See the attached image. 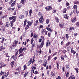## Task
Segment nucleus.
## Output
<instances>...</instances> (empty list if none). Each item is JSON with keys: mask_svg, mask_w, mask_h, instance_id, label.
I'll return each mask as SVG.
<instances>
[{"mask_svg": "<svg viewBox=\"0 0 79 79\" xmlns=\"http://www.w3.org/2000/svg\"><path fill=\"white\" fill-rule=\"evenodd\" d=\"M20 69H21V67H19L17 68L16 70H17V71H19Z\"/></svg>", "mask_w": 79, "mask_h": 79, "instance_id": "48", "label": "nucleus"}, {"mask_svg": "<svg viewBox=\"0 0 79 79\" xmlns=\"http://www.w3.org/2000/svg\"><path fill=\"white\" fill-rule=\"evenodd\" d=\"M41 32L43 34H45L46 35H47V31H46L45 29H43L41 31Z\"/></svg>", "mask_w": 79, "mask_h": 79, "instance_id": "2", "label": "nucleus"}, {"mask_svg": "<svg viewBox=\"0 0 79 79\" xmlns=\"http://www.w3.org/2000/svg\"><path fill=\"white\" fill-rule=\"evenodd\" d=\"M71 52L72 53H73V55H75V54H76V52L73 50V48H72Z\"/></svg>", "mask_w": 79, "mask_h": 79, "instance_id": "19", "label": "nucleus"}, {"mask_svg": "<svg viewBox=\"0 0 79 79\" xmlns=\"http://www.w3.org/2000/svg\"><path fill=\"white\" fill-rule=\"evenodd\" d=\"M23 45H26V42H23Z\"/></svg>", "mask_w": 79, "mask_h": 79, "instance_id": "62", "label": "nucleus"}, {"mask_svg": "<svg viewBox=\"0 0 79 79\" xmlns=\"http://www.w3.org/2000/svg\"><path fill=\"white\" fill-rule=\"evenodd\" d=\"M15 75H16V76L18 75V72H16L15 73Z\"/></svg>", "mask_w": 79, "mask_h": 79, "instance_id": "50", "label": "nucleus"}, {"mask_svg": "<svg viewBox=\"0 0 79 79\" xmlns=\"http://www.w3.org/2000/svg\"><path fill=\"white\" fill-rule=\"evenodd\" d=\"M44 41H42L40 45V48H42L43 46H44Z\"/></svg>", "mask_w": 79, "mask_h": 79, "instance_id": "6", "label": "nucleus"}, {"mask_svg": "<svg viewBox=\"0 0 79 79\" xmlns=\"http://www.w3.org/2000/svg\"><path fill=\"white\" fill-rule=\"evenodd\" d=\"M47 60L46 59H45L44 60V62L43 64H47Z\"/></svg>", "mask_w": 79, "mask_h": 79, "instance_id": "36", "label": "nucleus"}, {"mask_svg": "<svg viewBox=\"0 0 79 79\" xmlns=\"http://www.w3.org/2000/svg\"><path fill=\"white\" fill-rule=\"evenodd\" d=\"M19 52V50L17 51V52H16V53H15V56H17V55H18V54Z\"/></svg>", "mask_w": 79, "mask_h": 79, "instance_id": "34", "label": "nucleus"}, {"mask_svg": "<svg viewBox=\"0 0 79 79\" xmlns=\"http://www.w3.org/2000/svg\"><path fill=\"white\" fill-rule=\"evenodd\" d=\"M46 29L49 31H50V32L52 31V30H51V29H50V28H48V27H47Z\"/></svg>", "mask_w": 79, "mask_h": 79, "instance_id": "32", "label": "nucleus"}, {"mask_svg": "<svg viewBox=\"0 0 79 79\" xmlns=\"http://www.w3.org/2000/svg\"><path fill=\"white\" fill-rule=\"evenodd\" d=\"M32 22H30L29 21H28L27 22L28 24L29 25V26H31V25H32Z\"/></svg>", "mask_w": 79, "mask_h": 79, "instance_id": "11", "label": "nucleus"}, {"mask_svg": "<svg viewBox=\"0 0 79 79\" xmlns=\"http://www.w3.org/2000/svg\"><path fill=\"white\" fill-rule=\"evenodd\" d=\"M38 71H35V74H37L38 73Z\"/></svg>", "mask_w": 79, "mask_h": 79, "instance_id": "63", "label": "nucleus"}, {"mask_svg": "<svg viewBox=\"0 0 79 79\" xmlns=\"http://www.w3.org/2000/svg\"><path fill=\"white\" fill-rule=\"evenodd\" d=\"M17 59V57L16 56H15L14 57V60L15 61H16Z\"/></svg>", "mask_w": 79, "mask_h": 79, "instance_id": "28", "label": "nucleus"}, {"mask_svg": "<svg viewBox=\"0 0 79 79\" xmlns=\"http://www.w3.org/2000/svg\"><path fill=\"white\" fill-rule=\"evenodd\" d=\"M33 38L34 39H35V40H36L37 38V35L34 34V36L33 37Z\"/></svg>", "mask_w": 79, "mask_h": 79, "instance_id": "8", "label": "nucleus"}, {"mask_svg": "<svg viewBox=\"0 0 79 79\" xmlns=\"http://www.w3.org/2000/svg\"><path fill=\"white\" fill-rule=\"evenodd\" d=\"M28 73L27 72H26L25 73V74H24V77H26V76L27 75Z\"/></svg>", "mask_w": 79, "mask_h": 79, "instance_id": "38", "label": "nucleus"}, {"mask_svg": "<svg viewBox=\"0 0 79 79\" xmlns=\"http://www.w3.org/2000/svg\"><path fill=\"white\" fill-rule=\"evenodd\" d=\"M18 44V41H15V45H16Z\"/></svg>", "mask_w": 79, "mask_h": 79, "instance_id": "61", "label": "nucleus"}, {"mask_svg": "<svg viewBox=\"0 0 79 79\" xmlns=\"http://www.w3.org/2000/svg\"><path fill=\"white\" fill-rule=\"evenodd\" d=\"M45 9H46L47 10L49 11V10H52V7L51 6H48L47 7H46Z\"/></svg>", "mask_w": 79, "mask_h": 79, "instance_id": "5", "label": "nucleus"}, {"mask_svg": "<svg viewBox=\"0 0 79 79\" xmlns=\"http://www.w3.org/2000/svg\"><path fill=\"white\" fill-rule=\"evenodd\" d=\"M29 13L30 16L32 14V9H31L29 11Z\"/></svg>", "mask_w": 79, "mask_h": 79, "instance_id": "39", "label": "nucleus"}, {"mask_svg": "<svg viewBox=\"0 0 79 79\" xmlns=\"http://www.w3.org/2000/svg\"><path fill=\"white\" fill-rule=\"evenodd\" d=\"M70 78L71 79H75V77L73 75H72L70 76Z\"/></svg>", "mask_w": 79, "mask_h": 79, "instance_id": "20", "label": "nucleus"}, {"mask_svg": "<svg viewBox=\"0 0 79 79\" xmlns=\"http://www.w3.org/2000/svg\"><path fill=\"white\" fill-rule=\"evenodd\" d=\"M76 21V18H75L73 19V20H72V22L73 23H74V22H75V21Z\"/></svg>", "mask_w": 79, "mask_h": 79, "instance_id": "23", "label": "nucleus"}, {"mask_svg": "<svg viewBox=\"0 0 79 79\" xmlns=\"http://www.w3.org/2000/svg\"><path fill=\"white\" fill-rule=\"evenodd\" d=\"M3 48L4 50L5 49V48H3V46H2L0 47V51H2L3 50Z\"/></svg>", "mask_w": 79, "mask_h": 79, "instance_id": "21", "label": "nucleus"}, {"mask_svg": "<svg viewBox=\"0 0 79 79\" xmlns=\"http://www.w3.org/2000/svg\"><path fill=\"white\" fill-rule=\"evenodd\" d=\"M7 17V15H5L4 16H3V17H2V19H4V18H6Z\"/></svg>", "mask_w": 79, "mask_h": 79, "instance_id": "49", "label": "nucleus"}, {"mask_svg": "<svg viewBox=\"0 0 79 79\" xmlns=\"http://www.w3.org/2000/svg\"><path fill=\"white\" fill-rule=\"evenodd\" d=\"M3 23H2V22H0V26H2V25H3Z\"/></svg>", "mask_w": 79, "mask_h": 79, "instance_id": "58", "label": "nucleus"}, {"mask_svg": "<svg viewBox=\"0 0 79 79\" xmlns=\"http://www.w3.org/2000/svg\"><path fill=\"white\" fill-rule=\"evenodd\" d=\"M27 22V20L26 19L24 21V23L23 25L24 26H26V24Z\"/></svg>", "mask_w": 79, "mask_h": 79, "instance_id": "25", "label": "nucleus"}, {"mask_svg": "<svg viewBox=\"0 0 79 79\" xmlns=\"http://www.w3.org/2000/svg\"><path fill=\"white\" fill-rule=\"evenodd\" d=\"M69 76V72H67V73L66 75V77H68V76Z\"/></svg>", "mask_w": 79, "mask_h": 79, "instance_id": "51", "label": "nucleus"}, {"mask_svg": "<svg viewBox=\"0 0 79 79\" xmlns=\"http://www.w3.org/2000/svg\"><path fill=\"white\" fill-rule=\"evenodd\" d=\"M64 18H65V19H68V18H69V17L68 16V15H64Z\"/></svg>", "mask_w": 79, "mask_h": 79, "instance_id": "13", "label": "nucleus"}, {"mask_svg": "<svg viewBox=\"0 0 79 79\" xmlns=\"http://www.w3.org/2000/svg\"><path fill=\"white\" fill-rule=\"evenodd\" d=\"M16 17V16H13L12 17H10L9 18V19H10V20H12L13 19V18L14 19Z\"/></svg>", "mask_w": 79, "mask_h": 79, "instance_id": "18", "label": "nucleus"}, {"mask_svg": "<svg viewBox=\"0 0 79 79\" xmlns=\"http://www.w3.org/2000/svg\"><path fill=\"white\" fill-rule=\"evenodd\" d=\"M49 19H47L46 20V23L47 24H48L49 23Z\"/></svg>", "mask_w": 79, "mask_h": 79, "instance_id": "29", "label": "nucleus"}, {"mask_svg": "<svg viewBox=\"0 0 79 79\" xmlns=\"http://www.w3.org/2000/svg\"><path fill=\"white\" fill-rule=\"evenodd\" d=\"M26 0H21V3L23 4H23H24L25 3H26Z\"/></svg>", "mask_w": 79, "mask_h": 79, "instance_id": "12", "label": "nucleus"}, {"mask_svg": "<svg viewBox=\"0 0 79 79\" xmlns=\"http://www.w3.org/2000/svg\"><path fill=\"white\" fill-rule=\"evenodd\" d=\"M74 27H70V28H68V30H69V31H73V30H74Z\"/></svg>", "mask_w": 79, "mask_h": 79, "instance_id": "7", "label": "nucleus"}, {"mask_svg": "<svg viewBox=\"0 0 79 79\" xmlns=\"http://www.w3.org/2000/svg\"><path fill=\"white\" fill-rule=\"evenodd\" d=\"M22 49L23 50V51H25V50H26V48H23Z\"/></svg>", "mask_w": 79, "mask_h": 79, "instance_id": "60", "label": "nucleus"}, {"mask_svg": "<svg viewBox=\"0 0 79 79\" xmlns=\"http://www.w3.org/2000/svg\"><path fill=\"white\" fill-rule=\"evenodd\" d=\"M40 28H42V29H43L44 28L43 27V26L40 25Z\"/></svg>", "mask_w": 79, "mask_h": 79, "instance_id": "64", "label": "nucleus"}, {"mask_svg": "<svg viewBox=\"0 0 79 79\" xmlns=\"http://www.w3.org/2000/svg\"><path fill=\"white\" fill-rule=\"evenodd\" d=\"M23 68L24 69V70L25 69H27V67L26 66V65H24V66H23Z\"/></svg>", "mask_w": 79, "mask_h": 79, "instance_id": "44", "label": "nucleus"}, {"mask_svg": "<svg viewBox=\"0 0 79 79\" xmlns=\"http://www.w3.org/2000/svg\"><path fill=\"white\" fill-rule=\"evenodd\" d=\"M2 29L3 31H4L5 30V27H2Z\"/></svg>", "mask_w": 79, "mask_h": 79, "instance_id": "47", "label": "nucleus"}, {"mask_svg": "<svg viewBox=\"0 0 79 79\" xmlns=\"http://www.w3.org/2000/svg\"><path fill=\"white\" fill-rule=\"evenodd\" d=\"M50 58H51V56H48V60H50Z\"/></svg>", "mask_w": 79, "mask_h": 79, "instance_id": "54", "label": "nucleus"}, {"mask_svg": "<svg viewBox=\"0 0 79 79\" xmlns=\"http://www.w3.org/2000/svg\"><path fill=\"white\" fill-rule=\"evenodd\" d=\"M14 63H15V62H14V61H13L12 62H11L10 63V64L11 65V67H13V64H14Z\"/></svg>", "mask_w": 79, "mask_h": 79, "instance_id": "37", "label": "nucleus"}, {"mask_svg": "<svg viewBox=\"0 0 79 79\" xmlns=\"http://www.w3.org/2000/svg\"><path fill=\"white\" fill-rule=\"evenodd\" d=\"M35 47V44L34 43H33L32 44V46H31V47L33 48V47Z\"/></svg>", "mask_w": 79, "mask_h": 79, "instance_id": "45", "label": "nucleus"}, {"mask_svg": "<svg viewBox=\"0 0 79 79\" xmlns=\"http://www.w3.org/2000/svg\"><path fill=\"white\" fill-rule=\"evenodd\" d=\"M66 52V50H64L62 51V52L63 53H65Z\"/></svg>", "mask_w": 79, "mask_h": 79, "instance_id": "55", "label": "nucleus"}, {"mask_svg": "<svg viewBox=\"0 0 79 79\" xmlns=\"http://www.w3.org/2000/svg\"><path fill=\"white\" fill-rule=\"evenodd\" d=\"M23 56V54H21L19 55V57H20V56Z\"/></svg>", "mask_w": 79, "mask_h": 79, "instance_id": "57", "label": "nucleus"}, {"mask_svg": "<svg viewBox=\"0 0 79 79\" xmlns=\"http://www.w3.org/2000/svg\"><path fill=\"white\" fill-rule=\"evenodd\" d=\"M19 19H23V18H24V15H20L19 16Z\"/></svg>", "mask_w": 79, "mask_h": 79, "instance_id": "10", "label": "nucleus"}, {"mask_svg": "<svg viewBox=\"0 0 79 79\" xmlns=\"http://www.w3.org/2000/svg\"><path fill=\"white\" fill-rule=\"evenodd\" d=\"M38 23H39V20H37L35 21V23L34 26H36L38 24Z\"/></svg>", "mask_w": 79, "mask_h": 79, "instance_id": "14", "label": "nucleus"}, {"mask_svg": "<svg viewBox=\"0 0 79 79\" xmlns=\"http://www.w3.org/2000/svg\"><path fill=\"white\" fill-rule=\"evenodd\" d=\"M23 48H21L20 49H19V53L20 54L21 53H23Z\"/></svg>", "mask_w": 79, "mask_h": 79, "instance_id": "9", "label": "nucleus"}, {"mask_svg": "<svg viewBox=\"0 0 79 79\" xmlns=\"http://www.w3.org/2000/svg\"><path fill=\"white\" fill-rule=\"evenodd\" d=\"M76 25L77 26H79V22L76 23Z\"/></svg>", "mask_w": 79, "mask_h": 79, "instance_id": "59", "label": "nucleus"}, {"mask_svg": "<svg viewBox=\"0 0 79 79\" xmlns=\"http://www.w3.org/2000/svg\"><path fill=\"white\" fill-rule=\"evenodd\" d=\"M3 66V64H1V63L0 62V68H2Z\"/></svg>", "mask_w": 79, "mask_h": 79, "instance_id": "30", "label": "nucleus"}, {"mask_svg": "<svg viewBox=\"0 0 79 79\" xmlns=\"http://www.w3.org/2000/svg\"><path fill=\"white\" fill-rule=\"evenodd\" d=\"M61 77L60 76H58L56 78V79H61Z\"/></svg>", "mask_w": 79, "mask_h": 79, "instance_id": "53", "label": "nucleus"}, {"mask_svg": "<svg viewBox=\"0 0 79 79\" xmlns=\"http://www.w3.org/2000/svg\"><path fill=\"white\" fill-rule=\"evenodd\" d=\"M66 37L67 40H68V38H69V36H68V34H66Z\"/></svg>", "mask_w": 79, "mask_h": 79, "instance_id": "42", "label": "nucleus"}, {"mask_svg": "<svg viewBox=\"0 0 79 79\" xmlns=\"http://www.w3.org/2000/svg\"><path fill=\"white\" fill-rule=\"evenodd\" d=\"M32 58H31L30 61L28 62L27 66H29V65L32 63Z\"/></svg>", "mask_w": 79, "mask_h": 79, "instance_id": "3", "label": "nucleus"}, {"mask_svg": "<svg viewBox=\"0 0 79 79\" xmlns=\"http://www.w3.org/2000/svg\"><path fill=\"white\" fill-rule=\"evenodd\" d=\"M70 48H70V47H68L67 51V52H69V51H70Z\"/></svg>", "mask_w": 79, "mask_h": 79, "instance_id": "24", "label": "nucleus"}, {"mask_svg": "<svg viewBox=\"0 0 79 79\" xmlns=\"http://www.w3.org/2000/svg\"><path fill=\"white\" fill-rule=\"evenodd\" d=\"M55 74L53 73V72H52L51 74V76H55Z\"/></svg>", "mask_w": 79, "mask_h": 79, "instance_id": "26", "label": "nucleus"}, {"mask_svg": "<svg viewBox=\"0 0 79 79\" xmlns=\"http://www.w3.org/2000/svg\"><path fill=\"white\" fill-rule=\"evenodd\" d=\"M6 26L7 27H9V26H10V23H9V22H8L6 23Z\"/></svg>", "mask_w": 79, "mask_h": 79, "instance_id": "17", "label": "nucleus"}, {"mask_svg": "<svg viewBox=\"0 0 79 79\" xmlns=\"http://www.w3.org/2000/svg\"><path fill=\"white\" fill-rule=\"evenodd\" d=\"M46 47H48V46L50 45V42L49 40L46 41Z\"/></svg>", "mask_w": 79, "mask_h": 79, "instance_id": "4", "label": "nucleus"}, {"mask_svg": "<svg viewBox=\"0 0 79 79\" xmlns=\"http://www.w3.org/2000/svg\"><path fill=\"white\" fill-rule=\"evenodd\" d=\"M33 42H34V39H33V38H32L31 39V44H32V43H33Z\"/></svg>", "mask_w": 79, "mask_h": 79, "instance_id": "43", "label": "nucleus"}, {"mask_svg": "<svg viewBox=\"0 0 79 79\" xmlns=\"http://www.w3.org/2000/svg\"><path fill=\"white\" fill-rule=\"evenodd\" d=\"M15 10V8H10V11H13V10Z\"/></svg>", "mask_w": 79, "mask_h": 79, "instance_id": "41", "label": "nucleus"}, {"mask_svg": "<svg viewBox=\"0 0 79 79\" xmlns=\"http://www.w3.org/2000/svg\"><path fill=\"white\" fill-rule=\"evenodd\" d=\"M59 26H60V27H63V26H64V24H60L59 25Z\"/></svg>", "mask_w": 79, "mask_h": 79, "instance_id": "31", "label": "nucleus"}, {"mask_svg": "<svg viewBox=\"0 0 79 79\" xmlns=\"http://www.w3.org/2000/svg\"><path fill=\"white\" fill-rule=\"evenodd\" d=\"M16 3V1H14L13 3L11 4V7H13L15 5V3Z\"/></svg>", "mask_w": 79, "mask_h": 79, "instance_id": "16", "label": "nucleus"}, {"mask_svg": "<svg viewBox=\"0 0 79 79\" xmlns=\"http://www.w3.org/2000/svg\"><path fill=\"white\" fill-rule=\"evenodd\" d=\"M39 22L42 24L44 23V19H43V16H41L39 19Z\"/></svg>", "mask_w": 79, "mask_h": 79, "instance_id": "1", "label": "nucleus"}, {"mask_svg": "<svg viewBox=\"0 0 79 79\" xmlns=\"http://www.w3.org/2000/svg\"><path fill=\"white\" fill-rule=\"evenodd\" d=\"M69 44H70V42H69L68 43H67L66 46L67 47V46L69 45Z\"/></svg>", "mask_w": 79, "mask_h": 79, "instance_id": "52", "label": "nucleus"}, {"mask_svg": "<svg viewBox=\"0 0 79 79\" xmlns=\"http://www.w3.org/2000/svg\"><path fill=\"white\" fill-rule=\"evenodd\" d=\"M41 39L42 40H43V41H44V40H45V39L44 38V37L43 36H42L41 37Z\"/></svg>", "mask_w": 79, "mask_h": 79, "instance_id": "27", "label": "nucleus"}, {"mask_svg": "<svg viewBox=\"0 0 79 79\" xmlns=\"http://www.w3.org/2000/svg\"><path fill=\"white\" fill-rule=\"evenodd\" d=\"M66 8H65L64 9H63V12L64 13H65L66 12Z\"/></svg>", "mask_w": 79, "mask_h": 79, "instance_id": "22", "label": "nucleus"}, {"mask_svg": "<svg viewBox=\"0 0 79 79\" xmlns=\"http://www.w3.org/2000/svg\"><path fill=\"white\" fill-rule=\"evenodd\" d=\"M75 70L77 72V73H78V70H79V69L78 68H76Z\"/></svg>", "mask_w": 79, "mask_h": 79, "instance_id": "40", "label": "nucleus"}, {"mask_svg": "<svg viewBox=\"0 0 79 79\" xmlns=\"http://www.w3.org/2000/svg\"><path fill=\"white\" fill-rule=\"evenodd\" d=\"M79 2H78V1H76L75 2V4H76L77 5H78V4H79Z\"/></svg>", "mask_w": 79, "mask_h": 79, "instance_id": "46", "label": "nucleus"}, {"mask_svg": "<svg viewBox=\"0 0 79 79\" xmlns=\"http://www.w3.org/2000/svg\"><path fill=\"white\" fill-rule=\"evenodd\" d=\"M16 16H15V17L14 18L12 22H13V23H15V21H16Z\"/></svg>", "mask_w": 79, "mask_h": 79, "instance_id": "33", "label": "nucleus"}, {"mask_svg": "<svg viewBox=\"0 0 79 79\" xmlns=\"http://www.w3.org/2000/svg\"><path fill=\"white\" fill-rule=\"evenodd\" d=\"M15 11V12L14 13V15H15L16 13V10Z\"/></svg>", "mask_w": 79, "mask_h": 79, "instance_id": "56", "label": "nucleus"}, {"mask_svg": "<svg viewBox=\"0 0 79 79\" xmlns=\"http://www.w3.org/2000/svg\"><path fill=\"white\" fill-rule=\"evenodd\" d=\"M73 8L74 9V10H76V9H77V6L75 5L73 6Z\"/></svg>", "mask_w": 79, "mask_h": 79, "instance_id": "35", "label": "nucleus"}, {"mask_svg": "<svg viewBox=\"0 0 79 79\" xmlns=\"http://www.w3.org/2000/svg\"><path fill=\"white\" fill-rule=\"evenodd\" d=\"M55 19L57 23H59V19H58V17H55Z\"/></svg>", "mask_w": 79, "mask_h": 79, "instance_id": "15", "label": "nucleus"}]
</instances>
